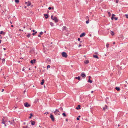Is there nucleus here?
<instances>
[{
    "mask_svg": "<svg viewBox=\"0 0 128 128\" xmlns=\"http://www.w3.org/2000/svg\"><path fill=\"white\" fill-rule=\"evenodd\" d=\"M51 18L52 20H54L56 23L58 22V20L57 19V18L56 16L53 17V15L51 16Z\"/></svg>",
    "mask_w": 128,
    "mask_h": 128,
    "instance_id": "obj_1",
    "label": "nucleus"
},
{
    "mask_svg": "<svg viewBox=\"0 0 128 128\" xmlns=\"http://www.w3.org/2000/svg\"><path fill=\"white\" fill-rule=\"evenodd\" d=\"M62 57L65 58H66L68 56V55L66 52H62Z\"/></svg>",
    "mask_w": 128,
    "mask_h": 128,
    "instance_id": "obj_2",
    "label": "nucleus"
},
{
    "mask_svg": "<svg viewBox=\"0 0 128 128\" xmlns=\"http://www.w3.org/2000/svg\"><path fill=\"white\" fill-rule=\"evenodd\" d=\"M24 106L28 108L30 106V104L28 103V102H25L24 103Z\"/></svg>",
    "mask_w": 128,
    "mask_h": 128,
    "instance_id": "obj_3",
    "label": "nucleus"
},
{
    "mask_svg": "<svg viewBox=\"0 0 128 128\" xmlns=\"http://www.w3.org/2000/svg\"><path fill=\"white\" fill-rule=\"evenodd\" d=\"M50 118H51L52 120V121H54V116L52 114H51Z\"/></svg>",
    "mask_w": 128,
    "mask_h": 128,
    "instance_id": "obj_4",
    "label": "nucleus"
},
{
    "mask_svg": "<svg viewBox=\"0 0 128 128\" xmlns=\"http://www.w3.org/2000/svg\"><path fill=\"white\" fill-rule=\"evenodd\" d=\"M5 119V118L4 117L2 118V124H5V123H6V122H5V121H4Z\"/></svg>",
    "mask_w": 128,
    "mask_h": 128,
    "instance_id": "obj_5",
    "label": "nucleus"
},
{
    "mask_svg": "<svg viewBox=\"0 0 128 128\" xmlns=\"http://www.w3.org/2000/svg\"><path fill=\"white\" fill-rule=\"evenodd\" d=\"M25 3L26 4V5L28 6H30L31 4V3L29 2H25Z\"/></svg>",
    "mask_w": 128,
    "mask_h": 128,
    "instance_id": "obj_6",
    "label": "nucleus"
},
{
    "mask_svg": "<svg viewBox=\"0 0 128 128\" xmlns=\"http://www.w3.org/2000/svg\"><path fill=\"white\" fill-rule=\"evenodd\" d=\"M81 76L83 78H85L86 76V75L85 73L83 72H82L81 74Z\"/></svg>",
    "mask_w": 128,
    "mask_h": 128,
    "instance_id": "obj_7",
    "label": "nucleus"
},
{
    "mask_svg": "<svg viewBox=\"0 0 128 128\" xmlns=\"http://www.w3.org/2000/svg\"><path fill=\"white\" fill-rule=\"evenodd\" d=\"M35 61L36 60L34 59L33 60H32L30 61V62L31 64H33L35 63Z\"/></svg>",
    "mask_w": 128,
    "mask_h": 128,
    "instance_id": "obj_8",
    "label": "nucleus"
},
{
    "mask_svg": "<svg viewBox=\"0 0 128 128\" xmlns=\"http://www.w3.org/2000/svg\"><path fill=\"white\" fill-rule=\"evenodd\" d=\"M85 35V33H82L80 35V37H82V36H84Z\"/></svg>",
    "mask_w": 128,
    "mask_h": 128,
    "instance_id": "obj_9",
    "label": "nucleus"
},
{
    "mask_svg": "<svg viewBox=\"0 0 128 128\" xmlns=\"http://www.w3.org/2000/svg\"><path fill=\"white\" fill-rule=\"evenodd\" d=\"M30 122H31V124L32 125H34L35 124V122L34 121L31 120L30 121Z\"/></svg>",
    "mask_w": 128,
    "mask_h": 128,
    "instance_id": "obj_10",
    "label": "nucleus"
},
{
    "mask_svg": "<svg viewBox=\"0 0 128 128\" xmlns=\"http://www.w3.org/2000/svg\"><path fill=\"white\" fill-rule=\"evenodd\" d=\"M93 56L94 58H97V59L99 58L98 57L97 55H94Z\"/></svg>",
    "mask_w": 128,
    "mask_h": 128,
    "instance_id": "obj_11",
    "label": "nucleus"
},
{
    "mask_svg": "<svg viewBox=\"0 0 128 128\" xmlns=\"http://www.w3.org/2000/svg\"><path fill=\"white\" fill-rule=\"evenodd\" d=\"M107 108H108V106L107 105H106L105 106V107H104L103 108V110H105Z\"/></svg>",
    "mask_w": 128,
    "mask_h": 128,
    "instance_id": "obj_12",
    "label": "nucleus"
},
{
    "mask_svg": "<svg viewBox=\"0 0 128 128\" xmlns=\"http://www.w3.org/2000/svg\"><path fill=\"white\" fill-rule=\"evenodd\" d=\"M44 16L45 17V18L46 19L48 18V16L47 14H44Z\"/></svg>",
    "mask_w": 128,
    "mask_h": 128,
    "instance_id": "obj_13",
    "label": "nucleus"
},
{
    "mask_svg": "<svg viewBox=\"0 0 128 128\" xmlns=\"http://www.w3.org/2000/svg\"><path fill=\"white\" fill-rule=\"evenodd\" d=\"M80 105H78V107H76V109L77 110H79V109H80Z\"/></svg>",
    "mask_w": 128,
    "mask_h": 128,
    "instance_id": "obj_14",
    "label": "nucleus"
},
{
    "mask_svg": "<svg viewBox=\"0 0 128 128\" xmlns=\"http://www.w3.org/2000/svg\"><path fill=\"white\" fill-rule=\"evenodd\" d=\"M115 89L118 91H119L120 90V88L119 87H116L115 88Z\"/></svg>",
    "mask_w": 128,
    "mask_h": 128,
    "instance_id": "obj_15",
    "label": "nucleus"
},
{
    "mask_svg": "<svg viewBox=\"0 0 128 128\" xmlns=\"http://www.w3.org/2000/svg\"><path fill=\"white\" fill-rule=\"evenodd\" d=\"M75 78L76 79H78L79 80H80V77L79 76H78L77 77H76Z\"/></svg>",
    "mask_w": 128,
    "mask_h": 128,
    "instance_id": "obj_16",
    "label": "nucleus"
},
{
    "mask_svg": "<svg viewBox=\"0 0 128 128\" xmlns=\"http://www.w3.org/2000/svg\"><path fill=\"white\" fill-rule=\"evenodd\" d=\"M89 62V61L88 60H86L84 61V63L85 64H87Z\"/></svg>",
    "mask_w": 128,
    "mask_h": 128,
    "instance_id": "obj_17",
    "label": "nucleus"
},
{
    "mask_svg": "<svg viewBox=\"0 0 128 128\" xmlns=\"http://www.w3.org/2000/svg\"><path fill=\"white\" fill-rule=\"evenodd\" d=\"M44 79H43L42 80V82L40 83V84L41 85H43L44 83Z\"/></svg>",
    "mask_w": 128,
    "mask_h": 128,
    "instance_id": "obj_18",
    "label": "nucleus"
},
{
    "mask_svg": "<svg viewBox=\"0 0 128 128\" xmlns=\"http://www.w3.org/2000/svg\"><path fill=\"white\" fill-rule=\"evenodd\" d=\"M92 80H90V79H89L88 80V82L90 83H92Z\"/></svg>",
    "mask_w": 128,
    "mask_h": 128,
    "instance_id": "obj_19",
    "label": "nucleus"
},
{
    "mask_svg": "<svg viewBox=\"0 0 128 128\" xmlns=\"http://www.w3.org/2000/svg\"><path fill=\"white\" fill-rule=\"evenodd\" d=\"M110 34L112 35L113 36L114 35V33L113 31H111L110 32Z\"/></svg>",
    "mask_w": 128,
    "mask_h": 128,
    "instance_id": "obj_20",
    "label": "nucleus"
},
{
    "mask_svg": "<svg viewBox=\"0 0 128 128\" xmlns=\"http://www.w3.org/2000/svg\"><path fill=\"white\" fill-rule=\"evenodd\" d=\"M86 18H88V16H86ZM86 22L87 24H88L89 23V19H88V20H87L86 21Z\"/></svg>",
    "mask_w": 128,
    "mask_h": 128,
    "instance_id": "obj_21",
    "label": "nucleus"
},
{
    "mask_svg": "<svg viewBox=\"0 0 128 128\" xmlns=\"http://www.w3.org/2000/svg\"><path fill=\"white\" fill-rule=\"evenodd\" d=\"M50 24L51 26H54V24L53 23L50 22Z\"/></svg>",
    "mask_w": 128,
    "mask_h": 128,
    "instance_id": "obj_22",
    "label": "nucleus"
},
{
    "mask_svg": "<svg viewBox=\"0 0 128 128\" xmlns=\"http://www.w3.org/2000/svg\"><path fill=\"white\" fill-rule=\"evenodd\" d=\"M5 34V33L4 32L2 31H1L0 33V34Z\"/></svg>",
    "mask_w": 128,
    "mask_h": 128,
    "instance_id": "obj_23",
    "label": "nucleus"
},
{
    "mask_svg": "<svg viewBox=\"0 0 128 128\" xmlns=\"http://www.w3.org/2000/svg\"><path fill=\"white\" fill-rule=\"evenodd\" d=\"M30 36V34H28L26 36L28 38H29Z\"/></svg>",
    "mask_w": 128,
    "mask_h": 128,
    "instance_id": "obj_24",
    "label": "nucleus"
},
{
    "mask_svg": "<svg viewBox=\"0 0 128 128\" xmlns=\"http://www.w3.org/2000/svg\"><path fill=\"white\" fill-rule=\"evenodd\" d=\"M109 98H106V101L107 103H108V101Z\"/></svg>",
    "mask_w": 128,
    "mask_h": 128,
    "instance_id": "obj_25",
    "label": "nucleus"
},
{
    "mask_svg": "<svg viewBox=\"0 0 128 128\" xmlns=\"http://www.w3.org/2000/svg\"><path fill=\"white\" fill-rule=\"evenodd\" d=\"M37 32H34L32 34V35L33 36H34L35 34H36V33H37Z\"/></svg>",
    "mask_w": 128,
    "mask_h": 128,
    "instance_id": "obj_26",
    "label": "nucleus"
},
{
    "mask_svg": "<svg viewBox=\"0 0 128 128\" xmlns=\"http://www.w3.org/2000/svg\"><path fill=\"white\" fill-rule=\"evenodd\" d=\"M62 115L64 116V117H66V115L65 114V113H62Z\"/></svg>",
    "mask_w": 128,
    "mask_h": 128,
    "instance_id": "obj_27",
    "label": "nucleus"
},
{
    "mask_svg": "<svg viewBox=\"0 0 128 128\" xmlns=\"http://www.w3.org/2000/svg\"><path fill=\"white\" fill-rule=\"evenodd\" d=\"M15 2L17 3H18L19 2V0H14Z\"/></svg>",
    "mask_w": 128,
    "mask_h": 128,
    "instance_id": "obj_28",
    "label": "nucleus"
},
{
    "mask_svg": "<svg viewBox=\"0 0 128 128\" xmlns=\"http://www.w3.org/2000/svg\"><path fill=\"white\" fill-rule=\"evenodd\" d=\"M62 28L63 30H65L66 29V27L65 26H64Z\"/></svg>",
    "mask_w": 128,
    "mask_h": 128,
    "instance_id": "obj_29",
    "label": "nucleus"
},
{
    "mask_svg": "<svg viewBox=\"0 0 128 128\" xmlns=\"http://www.w3.org/2000/svg\"><path fill=\"white\" fill-rule=\"evenodd\" d=\"M30 116L29 117V118H32V114H30Z\"/></svg>",
    "mask_w": 128,
    "mask_h": 128,
    "instance_id": "obj_30",
    "label": "nucleus"
},
{
    "mask_svg": "<svg viewBox=\"0 0 128 128\" xmlns=\"http://www.w3.org/2000/svg\"><path fill=\"white\" fill-rule=\"evenodd\" d=\"M108 15L109 16H111V14L110 13V12H108Z\"/></svg>",
    "mask_w": 128,
    "mask_h": 128,
    "instance_id": "obj_31",
    "label": "nucleus"
},
{
    "mask_svg": "<svg viewBox=\"0 0 128 128\" xmlns=\"http://www.w3.org/2000/svg\"><path fill=\"white\" fill-rule=\"evenodd\" d=\"M50 65H48L47 66V69H48V68H50Z\"/></svg>",
    "mask_w": 128,
    "mask_h": 128,
    "instance_id": "obj_32",
    "label": "nucleus"
},
{
    "mask_svg": "<svg viewBox=\"0 0 128 128\" xmlns=\"http://www.w3.org/2000/svg\"><path fill=\"white\" fill-rule=\"evenodd\" d=\"M59 109L61 111L63 110V108L62 107H60L59 108Z\"/></svg>",
    "mask_w": 128,
    "mask_h": 128,
    "instance_id": "obj_33",
    "label": "nucleus"
},
{
    "mask_svg": "<svg viewBox=\"0 0 128 128\" xmlns=\"http://www.w3.org/2000/svg\"><path fill=\"white\" fill-rule=\"evenodd\" d=\"M109 45V44H106V46L107 48H108V47Z\"/></svg>",
    "mask_w": 128,
    "mask_h": 128,
    "instance_id": "obj_34",
    "label": "nucleus"
},
{
    "mask_svg": "<svg viewBox=\"0 0 128 128\" xmlns=\"http://www.w3.org/2000/svg\"><path fill=\"white\" fill-rule=\"evenodd\" d=\"M126 18H128V14H125V15Z\"/></svg>",
    "mask_w": 128,
    "mask_h": 128,
    "instance_id": "obj_35",
    "label": "nucleus"
},
{
    "mask_svg": "<svg viewBox=\"0 0 128 128\" xmlns=\"http://www.w3.org/2000/svg\"><path fill=\"white\" fill-rule=\"evenodd\" d=\"M54 113L55 114H57L58 113H57V112H56V111H54Z\"/></svg>",
    "mask_w": 128,
    "mask_h": 128,
    "instance_id": "obj_36",
    "label": "nucleus"
},
{
    "mask_svg": "<svg viewBox=\"0 0 128 128\" xmlns=\"http://www.w3.org/2000/svg\"><path fill=\"white\" fill-rule=\"evenodd\" d=\"M114 19H115V20H118V18H116V17H115L114 18Z\"/></svg>",
    "mask_w": 128,
    "mask_h": 128,
    "instance_id": "obj_37",
    "label": "nucleus"
},
{
    "mask_svg": "<svg viewBox=\"0 0 128 128\" xmlns=\"http://www.w3.org/2000/svg\"><path fill=\"white\" fill-rule=\"evenodd\" d=\"M55 111L56 112H57V113H58L59 112L58 110L57 109H56Z\"/></svg>",
    "mask_w": 128,
    "mask_h": 128,
    "instance_id": "obj_38",
    "label": "nucleus"
},
{
    "mask_svg": "<svg viewBox=\"0 0 128 128\" xmlns=\"http://www.w3.org/2000/svg\"><path fill=\"white\" fill-rule=\"evenodd\" d=\"M2 62H5V60L4 58H3L2 59Z\"/></svg>",
    "mask_w": 128,
    "mask_h": 128,
    "instance_id": "obj_39",
    "label": "nucleus"
},
{
    "mask_svg": "<svg viewBox=\"0 0 128 128\" xmlns=\"http://www.w3.org/2000/svg\"><path fill=\"white\" fill-rule=\"evenodd\" d=\"M118 1H119V0H116V3H118Z\"/></svg>",
    "mask_w": 128,
    "mask_h": 128,
    "instance_id": "obj_40",
    "label": "nucleus"
},
{
    "mask_svg": "<svg viewBox=\"0 0 128 128\" xmlns=\"http://www.w3.org/2000/svg\"><path fill=\"white\" fill-rule=\"evenodd\" d=\"M115 16V14H112V17H114Z\"/></svg>",
    "mask_w": 128,
    "mask_h": 128,
    "instance_id": "obj_41",
    "label": "nucleus"
},
{
    "mask_svg": "<svg viewBox=\"0 0 128 128\" xmlns=\"http://www.w3.org/2000/svg\"><path fill=\"white\" fill-rule=\"evenodd\" d=\"M48 113V112H46L45 113H44V114H47Z\"/></svg>",
    "mask_w": 128,
    "mask_h": 128,
    "instance_id": "obj_42",
    "label": "nucleus"
},
{
    "mask_svg": "<svg viewBox=\"0 0 128 128\" xmlns=\"http://www.w3.org/2000/svg\"><path fill=\"white\" fill-rule=\"evenodd\" d=\"M43 34V32H41L40 33V34L42 35Z\"/></svg>",
    "mask_w": 128,
    "mask_h": 128,
    "instance_id": "obj_43",
    "label": "nucleus"
},
{
    "mask_svg": "<svg viewBox=\"0 0 128 128\" xmlns=\"http://www.w3.org/2000/svg\"><path fill=\"white\" fill-rule=\"evenodd\" d=\"M114 17H112H112H111V19H112V20H113V19H114Z\"/></svg>",
    "mask_w": 128,
    "mask_h": 128,
    "instance_id": "obj_44",
    "label": "nucleus"
},
{
    "mask_svg": "<svg viewBox=\"0 0 128 128\" xmlns=\"http://www.w3.org/2000/svg\"><path fill=\"white\" fill-rule=\"evenodd\" d=\"M82 46V45L80 44L79 45L78 47H80V46Z\"/></svg>",
    "mask_w": 128,
    "mask_h": 128,
    "instance_id": "obj_45",
    "label": "nucleus"
},
{
    "mask_svg": "<svg viewBox=\"0 0 128 128\" xmlns=\"http://www.w3.org/2000/svg\"><path fill=\"white\" fill-rule=\"evenodd\" d=\"M38 100V99H36V100H35V102H37Z\"/></svg>",
    "mask_w": 128,
    "mask_h": 128,
    "instance_id": "obj_46",
    "label": "nucleus"
},
{
    "mask_svg": "<svg viewBox=\"0 0 128 128\" xmlns=\"http://www.w3.org/2000/svg\"><path fill=\"white\" fill-rule=\"evenodd\" d=\"M76 120H80V119H79V118H76Z\"/></svg>",
    "mask_w": 128,
    "mask_h": 128,
    "instance_id": "obj_47",
    "label": "nucleus"
},
{
    "mask_svg": "<svg viewBox=\"0 0 128 128\" xmlns=\"http://www.w3.org/2000/svg\"><path fill=\"white\" fill-rule=\"evenodd\" d=\"M88 78L89 79H90L91 78V76H89L88 77Z\"/></svg>",
    "mask_w": 128,
    "mask_h": 128,
    "instance_id": "obj_48",
    "label": "nucleus"
},
{
    "mask_svg": "<svg viewBox=\"0 0 128 128\" xmlns=\"http://www.w3.org/2000/svg\"><path fill=\"white\" fill-rule=\"evenodd\" d=\"M80 38H78V41H80Z\"/></svg>",
    "mask_w": 128,
    "mask_h": 128,
    "instance_id": "obj_49",
    "label": "nucleus"
},
{
    "mask_svg": "<svg viewBox=\"0 0 128 128\" xmlns=\"http://www.w3.org/2000/svg\"><path fill=\"white\" fill-rule=\"evenodd\" d=\"M4 89H2V92H3L4 91Z\"/></svg>",
    "mask_w": 128,
    "mask_h": 128,
    "instance_id": "obj_50",
    "label": "nucleus"
},
{
    "mask_svg": "<svg viewBox=\"0 0 128 128\" xmlns=\"http://www.w3.org/2000/svg\"><path fill=\"white\" fill-rule=\"evenodd\" d=\"M31 32H35V30H32Z\"/></svg>",
    "mask_w": 128,
    "mask_h": 128,
    "instance_id": "obj_51",
    "label": "nucleus"
},
{
    "mask_svg": "<svg viewBox=\"0 0 128 128\" xmlns=\"http://www.w3.org/2000/svg\"><path fill=\"white\" fill-rule=\"evenodd\" d=\"M23 30H21V29H19V31H22Z\"/></svg>",
    "mask_w": 128,
    "mask_h": 128,
    "instance_id": "obj_52",
    "label": "nucleus"
},
{
    "mask_svg": "<svg viewBox=\"0 0 128 128\" xmlns=\"http://www.w3.org/2000/svg\"><path fill=\"white\" fill-rule=\"evenodd\" d=\"M38 36L39 37H40L41 36L40 35H38Z\"/></svg>",
    "mask_w": 128,
    "mask_h": 128,
    "instance_id": "obj_53",
    "label": "nucleus"
},
{
    "mask_svg": "<svg viewBox=\"0 0 128 128\" xmlns=\"http://www.w3.org/2000/svg\"><path fill=\"white\" fill-rule=\"evenodd\" d=\"M4 124V126H6V124Z\"/></svg>",
    "mask_w": 128,
    "mask_h": 128,
    "instance_id": "obj_54",
    "label": "nucleus"
},
{
    "mask_svg": "<svg viewBox=\"0 0 128 128\" xmlns=\"http://www.w3.org/2000/svg\"><path fill=\"white\" fill-rule=\"evenodd\" d=\"M24 68L23 69H22V70L24 71Z\"/></svg>",
    "mask_w": 128,
    "mask_h": 128,
    "instance_id": "obj_55",
    "label": "nucleus"
},
{
    "mask_svg": "<svg viewBox=\"0 0 128 128\" xmlns=\"http://www.w3.org/2000/svg\"><path fill=\"white\" fill-rule=\"evenodd\" d=\"M95 53L96 54H98V53H97V52H95Z\"/></svg>",
    "mask_w": 128,
    "mask_h": 128,
    "instance_id": "obj_56",
    "label": "nucleus"
},
{
    "mask_svg": "<svg viewBox=\"0 0 128 128\" xmlns=\"http://www.w3.org/2000/svg\"><path fill=\"white\" fill-rule=\"evenodd\" d=\"M49 10H51V9H52L53 10L54 9V8H48Z\"/></svg>",
    "mask_w": 128,
    "mask_h": 128,
    "instance_id": "obj_57",
    "label": "nucleus"
},
{
    "mask_svg": "<svg viewBox=\"0 0 128 128\" xmlns=\"http://www.w3.org/2000/svg\"><path fill=\"white\" fill-rule=\"evenodd\" d=\"M11 26L12 27H13L14 26H13V25H11Z\"/></svg>",
    "mask_w": 128,
    "mask_h": 128,
    "instance_id": "obj_58",
    "label": "nucleus"
},
{
    "mask_svg": "<svg viewBox=\"0 0 128 128\" xmlns=\"http://www.w3.org/2000/svg\"><path fill=\"white\" fill-rule=\"evenodd\" d=\"M115 44V42H113V44Z\"/></svg>",
    "mask_w": 128,
    "mask_h": 128,
    "instance_id": "obj_59",
    "label": "nucleus"
},
{
    "mask_svg": "<svg viewBox=\"0 0 128 128\" xmlns=\"http://www.w3.org/2000/svg\"><path fill=\"white\" fill-rule=\"evenodd\" d=\"M93 92H93V91H92L91 92V93H93Z\"/></svg>",
    "mask_w": 128,
    "mask_h": 128,
    "instance_id": "obj_60",
    "label": "nucleus"
},
{
    "mask_svg": "<svg viewBox=\"0 0 128 128\" xmlns=\"http://www.w3.org/2000/svg\"><path fill=\"white\" fill-rule=\"evenodd\" d=\"M3 49L4 50H6V48H4Z\"/></svg>",
    "mask_w": 128,
    "mask_h": 128,
    "instance_id": "obj_61",
    "label": "nucleus"
},
{
    "mask_svg": "<svg viewBox=\"0 0 128 128\" xmlns=\"http://www.w3.org/2000/svg\"><path fill=\"white\" fill-rule=\"evenodd\" d=\"M124 86L125 87H126L127 86L126 85H124Z\"/></svg>",
    "mask_w": 128,
    "mask_h": 128,
    "instance_id": "obj_62",
    "label": "nucleus"
},
{
    "mask_svg": "<svg viewBox=\"0 0 128 128\" xmlns=\"http://www.w3.org/2000/svg\"><path fill=\"white\" fill-rule=\"evenodd\" d=\"M48 8H52L51 7H49Z\"/></svg>",
    "mask_w": 128,
    "mask_h": 128,
    "instance_id": "obj_63",
    "label": "nucleus"
},
{
    "mask_svg": "<svg viewBox=\"0 0 128 128\" xmlns=\"http://www.w3.org/2000/svg\"><path fill=\"white\" fill-rule=\"evenodd\" d=\"M10 23L11 24H12V22L11 21H10Z\"/></svg>",
    "mask_w": 128,
    "mask_h": 128,
    "instance_id": "obj_64",
    "label": "nucleus"
}]
</instances>
